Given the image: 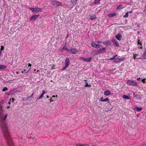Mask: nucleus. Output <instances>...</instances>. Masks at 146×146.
<instances>
[{
	"label": "nucleus",
	"instance_id": "obj_1",
	"mask_svg": "<svg viewBox=\"0 0 146 146\" xmlns=\"http://www.w3.org/2000/svg\"><path fill=\"white\" fill-rule=\"evenodd\" d=\"M7 143V146H15L11 135H3Z\"/></svg>",
	"mask_w": 146,
	"mask_h": 146
},
{
	"label": "nucleus",
	"instance_id": "obj_2",
	"mask_svg": "<svg viewBox=\"0 0 146 146\" xmlns=\"http://www.w3.org/2000/svg\"><path fill=\"white\" fill-rule=\"evenodd\" d=\"M127 85L129 86H137V83L134 81L131 80H128L126 82Z\"/></svg>",
	"mask_w": 146,
	"mask_h": 146
},
{
	"label": "nucleus",
	"instance_id": "obj_3",
	"mask_svg": "<svg viewBox=\"0 0 146 146\" xmlns=\"http://www.w3.org/2000/svg\"><path fill=\"white\" fill-rule=\"evenodd\" d=\"M50 3L53 5H55L56 6H61L62 5V3L55 0L52 1Z\"/></svg>",
	"mask_w": 146,
	"mask_h": 146
},
{
	"label": "nucleus",
	"instance_id": "obj_4",
	"mask_svg": "<svg viewBox=\"0 0 146 146\" xmlns=\"http://www.w3.org/2000/svg\"><path fill=\"white\" fill-rule=\"evenodd\" d=\"M29 9L31 10L33 12H38L42 11V9L38 8H29Z\"/></svg>",
	"mask_w": 146,
	"mask_h": 146
},
{
	"label": "nucleus",
	"instance_id": "obj_5",
	"mask_svg": "<svg viewBox=\"0 0 146 146\" xmlns=\"http://www.w3.org/2000/svg\"><path fill=\"white\" fill-rule=\"evenodd\" d=\"M106 50V48H100L99 50H95L94 52L96 54H100L104 52Z\"/></svg>",
	"mask_w": 146,
	"mask_h": 146
},
{
	"label": "nucleus",
	"instance_id": "obj_6",
	"mask_svg": "<svg viewBox=\"0 0 146 146\" xmlns=\"http://www.w3.org/2000/svg\"><path fill=\"white\" fill-rule=\"evenodd\" d=\"M70 51L73 54H75L78 52V50L76 48H72L70 50Z\"/></svg>",
	"mask_w": 146,
	"mask_h": 146
},
{
	"label": "nucleus",
	"instance_id": "obj_7",
	"mask_svg": "<svg viewBox=\"0 0 146 146\" xmlns=\"http://www.w3.org/2000/svg\"><path fill=\"white\" fill-rule=\"evenodd\" d=\"M39 16V15L38 14L37 15H32L30 18V19L31 20H32L33 21H35L36 20V19Z\"/></svg>",
	"mask_w": 146,
	"mask_h": 146
},
{
	"label": "nucleus",
	"instance_id": "obj_8",
	"mask_svg": "<svg viewBox=\"0 0 146 146\" xmlns=\"http://www.w3.org/2000/svg\"><path fill=\"white\" fill-rule=\"evenodd\" d=\"M111 41L116 47H119V45L117 41L115 39H112Z\"/></svg>",
	"mask_w": 146,
	"mask_h": 146
},
{
	"label": "nucleus",
	"instance_id": "obj_9",
	"mask_svg": "<svg viewBox=\"0 0 146 146\" xmlns=\"http://www.w3.org/2000/svg\"><path fill=\"white\" fill-rule=\"evenodd\" d=\"M31 69V68L28 66V67L26 69H24V71H22V73H23L24 72L25 73H27L29 72Z\"/></svg>",
	"mask_w": 146,
	"mask_h": 146
},
{
	"label": "nucleus",
	"instance_id": "obj_10",
	"mask_svg": "<svg viewBox=\"0 0 146 146\" xmlns=\"http://www.w3.org/2000/svg\"><path fill=\"white\" fill-rule=\"evenodd\" d=\"M70 64V60L68 58H66L65 60V64L66 66H68Z\"/></svg>",
	"mask_w": 146,
	"mask_h": 146
},
{
	"label": "nucleus",
	"instance_id": "obj_11",
	"mask_svg": "<svg viewBox=\"0 0 146 146\" xmlns=\"http://www.w3.org/2000/svg\"><path fill=\"white\" fill-rule=\"evenodd\" d=\"M116 38L119 40H121L122 36L119 33H118L115 36Z\"/></svg>",
	"mask_w": 146,
	"mask_h": 146
},
{
	"label": "nucleus",
	"instance_id": "obj_12",
	"mask_svg": "<svg viewBox=\"0 0 146 146\" xmlns=\"http://www.w3.org/2000/svg\"><path fill=\"white\" fill-rule=\"evenodd\" d=\"M111 92L109 90H106L104 92V95L106 96H108L111 94Z\"/></svg>",
	"mask_w": 146,
	"mask_h": 146
},
{
	"label": "nucleus",
	"instance_id": "obj_13",
	"mask_svg": "<svg viewBox=\"0 0 146 146\" xmlns=\"http://www.w3.org/2000/svg\"><path fill=\"white\" fill-rule=\"evenodd\" d=\"M92 59V58L91 57H90L89 58H85L84 59V61L87 62H90L91 60Z\"/></svg>",
	"mask_w": 146,
	"mask_h": 146
},
{
	"label": "nucleus",
	"instance_id": "obj_14",
	"mask_svg": "<svg viewBox=\"0 0 146 146\" xmlns=\"http://www.w3.org/2000/svg\"><path fill=\"white\" fill-rule=\"evenodd\" d=\"M46 93L45 91L44 90H42V94L38 98V100H39L40 99L42 98L43 97L44 94Z\"/></svg>",
	"mask_w": 146,
	"mask_h": 146
},
{
	"label": "nucleus",
	"instance_id": "obj_15",
	"mask_svg": "<svg viewBox=\"0 0 146 146\" xmlns=\"http://www.w3.org/2000/svg\"><path fill=\"white\" fill-rule=\"evenodd\" d=\"M139 54H135L133 55V57L134 59H141V58H138L137 57L138 56Z\"/></svg>",
	"mask_w": 146,
	"mask_h": 146
},
{
	"label": "nucleus",
	"instance_id": "obj_16",
	"mask_svg": "<svg viewBox=\"0 0 146 146\" xmlns=\"http://www.w3.org/2000/svg\"><path fill=\"white\" fill-rule=\"evenodd\" d=\"M16 92L15 90L14 89H13L10 91L9 94L11 95H13L15 94V93Z\"/></svg>",
	"mask_w": 146,
	"mask_h": 146
},
{
	"label": "nucleus",
	"instance_id": "obj_17",
	"mask_svg": "<svg viewBox=\"0 0 146 146\" xmlns=\"http://www.w3.org/2000/svg\"><path fill=\"white\" fill-rule=\"evenodd\" d=\"M134 109L135 110L137 111H139L141 110L142 108H138L137 107H135L134 108Z\"/></svg>",
	"mask_w": 146,
	"mask_h": 146
},
{
	"label": "nucleus",
	"instance_id": "obj_18",
	"mask_svg": "<svg viewBox=\"0 0 146 146\" xmlns=\"http://www.w3.org/2000/svg\"><path fill=\"white\" fill-rule=\"evenodd\" d=\"M76 146H89V145L88 144H81L80 143L77 144L76 145Z\"/></svg>",
	"mask_w": 146,
	"mask_h": 146
},
{
	"label": "nucleus",
	"instance_id": "obj_19",
	"mask_svg": "<svg viewBox=\"0 0 146 146\" xmlns=\"http://www.w3.org/2000/svg\"><path fill=\"white\" fill-rule=\"evenodd\" d=\"M96 16L95 14L90 16V19L92 20H94L96 18Z\"/></svg>",
	"mask_w": 146,
	"mask_h": 146
},
{
	"label": "nucleus",
	"instance_id": "obj_20",
	"mask_svg": "<svg viewBox=\"0 0 146 146\" xmlns=\"http://www.w3.org/2000/svg\"><path fill=\"white\" fill-rule=\"evenodd\" d=\"M7 66L3 65H0V70H3L5 69Z\"/></svg>",
	"mask_w": 146,
	"mask_h": 146
},
{
	"label": "nucleus",
	"instance_id": "obj_21",
	"mask_svg": "<svg viewBox=\"0 0 146 146\" xmlns=\"http://www.w3.org/2000/svg\"><path fill=\"white\" fill-rule=\"evenodd\" d=\"M124 7L122 5H121L117 7V9L118 10H120L123 9Z\"/></svg>",
	"mask_w": 146,
	"mask_h": 146
},
{
	"label": "nucleus",
	"instance_id": "obj_22",
	"mask_svg": "<svg viewBox=\"0 0 146 146\" xmlns=\"http://www.w3.org/2000/svg\"><path fill=\"white\" fill-rule=\"evenodd\" d=\"M77 0H71V2L73 6H74L76 4Z\"/></svg>",
	"mask_w": 146,
	"mask_h": 146
},
{
	"label": "nucleus",
	"instance_id": "obj_23",
	"mask_svg": "<svg viewBox=\"0 0 146 146\" xmlns=\"http://www.w3.org/2000/svg\"><path fill=\"white\" fill-rule=\"evenodd\" d=\"M117 14L115 13H110L108 15V16L109 17H111L115 16Z\"/></svg>",
	"mask_w": 146,
	"mask_h": 146
},
{
	"label": "nucleus",
	"instance_id": "obj_24",
	"mask_svg": "<svg viewBox=\"0 0 146 146\" xmlns=\"http://www.w3.org/2000/svg\"><path fill=\"white\" fill-rule=\"evenodd\" d=\"M114 61L115 63H118L120 62V58H116L115 59Z\"/></svg>",
	"mask_w": 146,
	"mask_h": 146
},
{
	"label": "nucleus",
	"instance_id": "obj_25",
	"mask_svg": "<svg viewBox=\"0 0 146 146\" xmlns=\"http://www.w3.org/2000/svg\"><path fill=\"white\" fill-rule=\"evenodd\" d=\"M142 57L143 59H146V51L143 53L142 55Z\"/></svg>",
	"mask_w": 146,
	"mask_h": 146
},
{
	"label": "nucleus",
	"instance_id": "obj_26",
	"mask_svg": "<svg viewBox=\"0 0 146 146\" xmlns=\"http://www.w3.org/2000/svg\"><path fill=\"white\" fill-rule=\"evenodd\" d=\"M100 0H95L94 2V4H99L100 3Z\"/></svg>",
	"mask_w": 146,
	"mask_h": 146
},
{
	"label": "nucleus",
	"instance_id": "obj_27",
	"mask_svg": "<svg viewBox=\"0 0 146 146\" xmlns=\"http://www.w3.org/2000/svg\"><path fill=\"white\" fill-rule=\"evenodd\" d=\"M102 43L104 44H106L108 45L109 44V43L110 44L109 41H108L102 42Z\"/></svg>",
	"mask_w": 146,
	"mask_h": 146
},
{
	"label": "nucleus",
	"instance_id": "obj_28",
	"mask_svg": "<svg viewBox=\"0 0 146 146\" xmlns=\"http://www.w3.org/2000/svg\"><path fill=\"white\" fill-rule=\"evenodd\" d=\"M92 46L96 48V47L97 44L94 42H92L91 44Z\"/></svg>",
	"mask_w": 146,
	"mask_h": 146
},
{
	"label": "nucleus",
	"instance_id": "obj_29",
	"mask_svg": "<svg viewBox=\"0 0 146 146\" xmlns=\"http://www.w3.org/2000/svg\"><path fill=\"white\" fill-rule=\"evenodd\" d=\"M123 98L125 99H129V98L127 96L125 95H123Z\"/></svg>",
	"mask_w": 146,
	"mask_h": 146
},
{
	"label": "nucleus",
	"instance_id": "obj_30",
	"mask_svg": "<svg viewBox=\"0 0 146 146\" xmlns=\"http://www.w3.org/2000/svg\"><path fill=\"white\" fill-rule=\"evenodd\" d=\"M128 13H129L128 12H126L125 13V14L124 15H123V17L126 18V17H128L129 16Z\"/></svg>",
	"mask_w": 146,
	"mask_h": 146
},
{
	"label": "nucleus",
	"instance_id": "obj_31",
	"mask_svg": "<svg viewBox=\"0 0 146 146\" xmlns=\"http://www.w3.org/2000/svg\"><path fill=\"white\" fill-rule=\"evenodd\" d=\"M8 89L7 87H4L2 89V91L3 92H5L7 91Z\"/></svg>",
	"mask_w": 146,
	"mask_h": 146
},
{
	"label": "nucleus",
	"instance_id": "obj_32",
	"mask_svg": "<svg viewBox=\"0 0 146 146\" xmlns=\"http://www.w3.org/2000/svg\"><path fill=\"white\" fill-rule=\"evenodd\" d=\"M137 43L138 45H139L140 46V48H142V44L140 42V40H138V41H137Z\"/></svg>",
	"mask_w": 146,
	"mask_h": 146
},
{
	"label": "nucleus",
	"instance_id": "obj_33",
	"mask_svg": "<svg viewBox=\"0 0 146 146\" xmlns=\"http://www.w3.org/2000/svg\"><path fill=\"white\" fill-rule=\"evenodd\" d=\"M117 56V55H115L113 56L112 58H110L109 59V60H113L114 59H115V57L116 56Z\"/></svg>",
	"mask_w": 146,
	"mask_h": 146
},
{
	"label": "nucleus",
	"instance_id": "obj_34",
	"mask_svg": "<svg viewBox=\"0 0 146 146\" xmlns=\"http://www.w3.org/2000/svg\"><path fill=\"white\" fill-rule=\"evenodd\" d=\"M141 81L143 83H144V84L146 83V78H143L142 80Z\"/></svg>",
	"mask_w": 146,
	"mask_h": 146
},
{
	"label": "nucleus",
	"instance_id": "obj_35",
	"mask_svg": "<svg viewBox=\"0 0 146 146\" xmlns=\"http://www.w3.org/2000/svg\"><path fill=\"white\" fill-rule=\"evenodd\" d=\"M62 49L63 50H67V51H70V50L66 47H63L62 48Z\"/></svg>",
	"mask_w": 146,
	"mask_h": 146
},
{
	"label": "nucleus",
	"instance_id": "obj_36",
	"mask_svg": "<svg viewBox=\"0 0 146 146\" xmlns=\"http://www.w3.org/2000/svg\"><path fill=\"white\" fill-rule=\"evenodd\" d=\"M85 86L86 87H91V85L90 84H88L87 83H86V84L85 85Z\"/></svg>",
	"mask_w": 146,
	"mask_h": 146
},
{
	"label": "nucleus",
	"instance_id": "obj_37",
	"mask_svg": "<svg viewBox=\"0 0 146 146\" xmlns=\"http://www.w3.org/2000/svg\"><path fill=\"white\" fill-rule=\"evenodd\" d=\"M34 95V93H33L30 96H29L28 97H27V98H28V99L30 98L33 97V96Z\"/></svg>",
	"mask_w": 146,
	"mask_h": 146
},
{
	"label": "nucleus",
	"instance_id": "obj_38",
	"mask_svg": "<svg viewBox=\"0 0 146 146\" xmlns=\"http://www.w3.org/2000/svg\"><path fill=\"white\" fill-rule=\"evenodd\" d=\"M28 65V66L29 67H31V64H26L25 65V66L26 67H27V66Z\"/></svg>",
	"mask_w": 146,
	"mask_h": 146
},
{
	"label": "nucleus",
	"instance_id": "obj_39",
	"mask_svg": "<svg viewBox=\"0 0 146 146\" xmlns=\"http://www.w3.org/2000/svg\"><path fill=\"white\" fill-rule=\"evenodd\" d=\"M103 102H109V100L108 99H105L103 100Z\"/></svg>",
	"mask_w": 146,
	"mask_h": 146
},
{
	"label": "nucleus",
	"instance_id": "obj_40",
	"mask_svg": "<svg viewBox=\"0 0 146 146\" xmlns=\"http://www.w3.org/2000/svg\"><path fill=\"white\" fill-rule=\"evenodd\" d=\"M14 100L13 98H10L9 99V101L10 102H13Z\"/></svg>",
	"mask_w": 146,
	"mask_h": 146
},
{
	"label": "nucleus",
	"instance_id": "obj_41",
	"mask_svg": "<svg viewBox=\"0 0 146 146\" xmlns=\"http://www.w3.org/2000/svg\"><path fill=\"white\" fill-rule=\"evenodd\" d=\"M120 62L121 61H123L125 59V57L122 58H120Z\"/></svg>",
	"mask_w": 146,
	"mask_h": 146
},
{
	"label": "nucleus",
	"instance_id": "obj_42",
	"mask_svg": "<svg viewBox=\"0 0 146 146\" xmlns=\"http://www.w3.org/2000/svg\"><path fill=\"white\" fill-rule=\"evenodd\" d=\"M4 103V101L3 100H2L0 102V105H2V104Z\"/></svg>",
	"mask_w": 146,
	"mask_h": 146
},
{
	"label": "nucleus",
	"instance_id": "obj_43",
	"mask_svg": "<svg viewBox=\"0 0 146 146\" xmlns=\"http://www.w3.org/2000/svg\"><path fill=\"white\" fill-rule=\"evenodd\" d=\"M68 66H65L64 67V68H63L62 69V70H65L66 69V68H67V67H68Z\"/></svg>",
	"mask_w": 146,
	"mask_h": 146
},
{
	"label": "nucleus",
	"instance_id": "obj_44",
	"mask_svg": "<svg viewBox=\"0 0 146 146\" xmlns=\"http://www.w3.org/2000/svg\"><path fill=\"white\" fill-rule=\"evenodd\" d=\"M85 58H84L83 57H80L79 58V59L81 60H84V59Z\"/></svg>",
	"mask_w": 146,
	"mask_h": 146
},
{
	"label": "nucleus",
	"instance_id": "obj_45",
	"mask_svg": "<svg viewBox=\"0 0 146 146\" xmlns=\"http://www.w3.org/2000/svg\"><path fill=\"white\" fill-rule=\"evenodd\" d=\"M103 97H101L99 99V100L101 101H103Z\"/></svg>",
	"mask_w": 146,
	"mask_h": 146
},
{
	"label": "nucleus",
	"instance_id": "obj_46",
	"mask_svg": "<svg viewBox=\"0 0 146 146\" xmlns=\"http://www.w3.org/2000/svg\"><path fill=\"white\" fill-rule=\"evenodd\" d=\"M143 79L141 78H137V80L138 81H141Z\"/></svg>",
	"mask_w": 146,
	"mask_h": 146
},
{
	"label": "nucleus",
	"instance_id": "obj_47",
	"mask_svg": "<svg viewBox=\"0 0 146 146\" xmlns=\"http://www.w3.org/2000/svg\"><path fill=\"white\" fill-rule=\"evenodd\" d=\"M100 47V45H99V44H97V46H96V48H99Z\"/></svg>",
	"mask_w": 146,
	"mask_h": 146
},
{
	"label": "nucleus",
	"instance_id": "obj_48",
	"mask_svg": "<svg viewBox=\"0 0 146 146\" xmlns=\"http://www.w3.org/2000/svg\"><path fill=\"white\" fill-rule=\"evenodd\" d=\"M3 49H4V47L3 46H1L0 50L2 51V50H3Z\"/></svg>",
	"mask_w": 146,
	"mask_h": 146
},
{
	"label": "nucleus",
	"instance_id": "obj_49",
	"mask_svg": "<svg viewBox=\"0 0 146 146\" xmlns=\"http://www.w3.org/2000/svg\"><path fill=\"white\" fill-rule=\"evenodd\" d=\"M133 96H134V97H137V95H135V93H134L133 94Z\"/></svg>",
	"mask_w": 146,
	"mask_h": 146
},
{
	"label": "nucleus",
	"instance_id": "obj_50",
	"mask_svg": "<svg viewBox=\"0 0 146 146\" xmlns=\"http://www.w3.org/2000/svg\"><path fill=\"white\" fill-rule=\"evenodd\" d=\"M97 42L98 43H102V42L100 41H98Z\"/></svg>",
	"mask_w": 146,
	"mask_h": 146
},
{
	"label": "nucleus",
	"instance_id": "obj_51",
	"mask_svg": "<svg viewBox=\"0 0 146 146\" xmlns=\"http://www.w3.org/2000/svg\"><path fill=\"white\" fill-rule=\"evenodd\" d=\"M49 100L50 101V103H51V102H52L53 101V100H52L51 99H49Z\"/></svg>",
	"mask_w": 146,
	"mask_h": 146
},
{
	"label": "nucleus",
	"instance_id": "obj_52",
	"mask_svg": "<svg viewBox=\"0 0 146 146\" xmlns=\"http://www.w3.org/2000/svg\"><path fill=\"white\" fill-rule=\"evenodd\" d=\"M69 36V35L68 34L67 35H66V38H67Z\"/></svg>",
	"mask_w": 146,
	"mask_h": 146
},
{
	"label": "nucleus",
	"instance_id": "obj_53",
	"mask_svg": "<svg viewBox=\"0 0 146 146\" xmlns=\"http://www.w3.org/2000/svg\"><path fill=\"white\" fill-rule=\"evenodd\" d=\"M67 45V43H65L64 45L65 47Z\"/></svg>",
	"mask_w": 146,
	"mask_h": 146
},
{
	"label": "nucleus",
	"instance_id": "obj_54",
	"mask_svg": "<svg viewBox=\"0 0 146 146\" xmlns=\"http://www.w3.org/2000/svg\"><path fill=\"white\" fill-rule=\"evenodd\" d=\"M8 104H11V102L9 101L8 103Z\"/></svg>",
	"mask_w": 146,
	"mask_h": 146
},
{
	"label": "nucleus",
	"instance_id": "obj_55",
	"mask_svg": "<svg viewBox=\"0 0 146 146\" xmlns=\"http://www.w3.org/2000/svg\"><path fill=\"white\" fill-rule=\"evenodd\" d=\"M55 96L54 95H53L52 96V97H54V98L55 97Z\"/></svg>",
	"mask_w": 146,
	"mask_h": 146
},
{
	"label": "nucleus",
	"instance_id": "obj_56",
	"mask_svg": "<svg viewBox=\"0 0 146 146\" xmlns=\"http://www.w3.org/2000/svg\"><path fill=\"white\" fill-rule=\"evenodd\" d=\"M10 108V107L9 106H8L7 107V108Z\"/></svg>",
	"mask_w": 146,
	"mask_h": 146
},
{
	"label": "nucleus",
	"instance_id": "obj_57",
	"mask_svg": "<svg viewBox=\"0 0 146 146\" xmlns=\"http://www.w3.org/2000/svg\"><path fill=\"white\" fill-rule=\"evenodd\" d=\"M46 98H49V96H46Z\"/></svg>",
	"mask_w": 146,
	"mask_h": 146
},
{
	"label": "nucleus",
	"instance_id": "obj_58",
	"mask_svg": "<svg viewBox=\"0 0 146 146\" xmlns=\"http://www.w3.org/2000/svg\"><path fill=\"white\" fill-rule=\"evenodd\" d=\"M23 100H24V99H23ZM27 99H26V100H25V101H27Z\"/></svg>",
	"mask_w": 146,
	"mask_h": 146
},
{
	"label": "nucleus",
	"instance_id": "obj_59",
	"mask_svg": "<svg viewBox=\"0 0 146 146\" xmlns=\"http://www.w3.org/2000/svg\"><path fill=\"white\" fill-rule=\"evenodd\" d=\"M132 11H130L129 12H130V13H132Z\"/></svg>",
	"mask_w": 146,
	"mask_h": 146
},
{
	"label": "nucleus",
	"instance_id": "obj_60",
	"mask_svg": "<svg viewBox=\"0 0 146 146\" xmlns=\"http://www.w3.org/2000/svg\"><path fill=\"white\" fill-rule=\"evenodd\" d=\"M56 97H57V96H58L57 95H56Z\"/></svg>",
	"mask_w": 146,
	"mask_h": 146
},
{
	"label": "nucleus",
	"instance_id": "obj_61",
	"mask_svg": "<svg viewBox=\"0 0 146 146\" xmlns=\"http://www.w3.org/2000/svg\"><path fill=\"white\" fill-rule=\"evenodd\" d=\"M19 145H21V144H19Z\"/></svg>",
	"mask_w": 146,
	"mask_h": 146
}]
</instances>
